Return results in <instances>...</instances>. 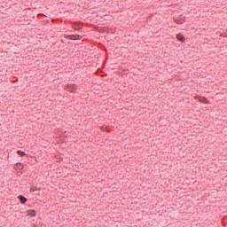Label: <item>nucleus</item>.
I'll use <instances>...</instances> for the list:
<instances>
[{
    "label": "nucleus",
    "mask_w": 227,
    "mask_h": 227,
    "mask_svg": "<svg viewBox=\"0 0 227 227\" xmlns=\"http://www.w3.org/2000/svg\"><path fill=\"white\" fill-rule=\"evenodd\" d=\"M20 166H22V163H20Z\"/></svg>",
    "instance_id": "10"
},
{
    "label": "nucleus",
    "mask_w": 227,
    "mask_h": 227,
    "mask_svg": "<svg viewBox=\"0 0 227 227\" xmlns=\"http://www.w3.org/2000/svg\"><path fill=\"white\" fill-rule=\"evenodd\" d=\"M73 29H74V31H81V29H82V26L77 24L74 25Z\"/></svg>",
    "instance_id": "9"
},
{
    "label": "nucleus",
    "mask_w": 227,
    "mask_h": 227,
    "mask_svg": "<svg viewBox=\"0 0 227 227\" xmlns=\"http://www.w3.org/2000/svg\"><path fill=\"white\" fill-rule=\"evenodd\" d=\"M67 40H81L82 38L80 35H69L67 36Z\"/></svg>",
    "instance_id": "2"
},
{
    "label": "nucleus",
    "mask_w": 227,
    "mask_h": 227,
    "mask_svg": "<svg viewBox=\"0 0 227 227\" xmlns=\"http://www.w3.org/2000/svg\"><path fill=\"white\" fill-rule=\"evenodd\" d=\"M185 19L186 17L184 15H179L177 18H174V22H176V24H184L185 22Z\"/></svg>",
    "instance_id": "1"
},
{
    "label": "nucleus",
    "mask_w": 227,
    "mask_h": 227,
    "mask_svg": "<svg viewBox=\"0 0 227 227\" xmlns=\"http://www.w3.org/2000/svg\"><path fill=\"white\" fill-rule=\"evenodd\" d=\"M18 200H20L21 205H26V203H27V198H26L24 195H19Z\"/></svg>",
    "instance_id": "6"
},
{
    "label": "nucleus",
    "mask_w": 227,
    "mask_h": 227,
    "mask_svg": "<svg viewBox=\"0 0 227 227\" xmlns=\"http://www.w3.org/2000/svg\"><path fill=\"white\" fill-rule=\"evenodd\" d=\"M26 214L29 215V217H36L37 212L35 209H28L26 211Z\"/></svg>",
    "instance_id": "5"
},
{
    "label": "nucleus",
    "mask_w": 227,
    "mask_h": 227,
    "mask_svg": "<svg viewBox=\"0 0 227 227\" xmlns=\"http://www.w3.org/2000/svg\"><path fill=\"white\" fill-rule=\"evenodd\" d=\"M67 90H68V91H71V93H74L75 90H77V84H75V83L67 84Z\"/></svg>",
    "instance_id": "4"
},
{
    "label": "nucleus",
    "mask_w": 227,
    "mask_h": 227,
    "mask_svg": "<svg viewBox=\"0 0 227 227\" xmlns=\"http://www.w3.org/2000/svg\"><path fill=\"white\" fill-rule=\"evenodd\" d=\"M17 154L20 155V157H26L27 154L26 153V152L21 151V150H18L17 151Z\"/></svg>",
    "instance_id": "8"
},
{
    "label": "nucleus",
    "mask_w": 227,
    "mask_h": 227,
    "mask_svg": "<svg viewBox=\"0 0 227 227\" xmlns=\"http://www.w3.org/2000/svg\"><path fill=\"white\" fill-rule=\"evenodd\" d=\"M199 102H201L202 104H208V98H205V97H200L199 99Z\"/></svg>",
    "instance_id": "7"
},
{
    "label": "nucleus",
    "mask_w": 227,
    "mask_h": 227,
    "mask_svg": "<svg viewBox=\"0 0 227 227\" xmlns=\"http://www.w3.org/2000/svg\"><path fill=\"white\" fill-rule=\"evenodd\" d=\"M176 40H178V42H181L182 43H185V36L182 35V33L176 34Z\"/></svg>",
    "instance_id": "3"
}]
</instances>
